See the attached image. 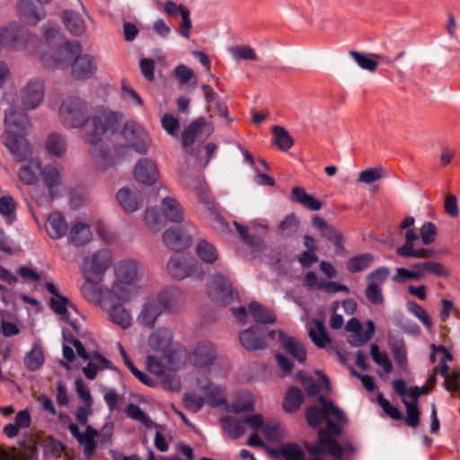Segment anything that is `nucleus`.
<instances>
[{
    "label": "nucleus",
    "instance_id": "nucleus-1",
    "mask_svg": "<svg viewBox=\"0 0 460 460\" xmlns=\"http://www.w3.org/2000/svg\"><path fill=\"white\" fill-rule=\"evenodd\" d=\"M87 139L93 158L103 168L128 157L131 150L146 155L150 146L149 135L142 126L128 121L121 127L119 115L114 111H104L91 120Z\"/></svg>",
    "mask_w": 460,
    "mask_h": 460
},
{
    "label": "nucleus",
    "instance_id": "nucleus-2",
    "mask_svg": "<svg viewBox=\"0 0 460 460\" xmlns=\"http://www.w3.org/2000/svg\"><path fill=\"white\" fill-rule=\"evenodd\" d=\"M7 127L2 135V141L16 162H23L31 155V146L26 139L30 120L20 109L9 107L4 113Z\"/></svg>",
    "mask_w": 460,
    "mask_h": 460
},
{
    "label": "nucleus",
    "instance_id": "nucleus-3",
    "mask_svg": "<svg viewBox=\"0 0 460 460\" xmlns=\"http://www.w3.org/2000/svg\"><path fill=\"white\" fill-rule=\"evenodd\" d=\"M100 111L97 114L89 116L88 109L84 102L78 97L65 98L58 110V118L60 123L66 128H84V140L88 144L87 131L91 120L97 115L103 113Z\"/></svg>",
    "mask_w": 460,
    "mask_h": 460
},
{
    "label": "nucleus",
    "instance_id": "nucleus-4",
    "mask_svg": "<svg viewBox=\"0 0 460 460\" xmlns=\"http://www.w3.org/2000/svg\"><path fill=\"white\" fill-rule=\"evenodd\" d=\"M45 40L49 49L55 48L54 52L49 58L45 53L42 60L46 63L50 58L57 68H66L71 66L75 58L79 52V44L76 41L64 40L59 31L52 27L47 28L44 31Z\"/></svg>",
    "mask_w": 460,
    "mask_h": 460
},
{
    "label": "nucleus",
    "instance_id": "nucleus-5",
    "mask_svg": "<svg viewBox=\"0 0 460 460\" xmlns=\"http://www.w3.org/2000/svg\"><path fill=\"white\" fill-rule=\"evenodd\" d=\"M325 429H319L315 443L306 444L305 450L312 456H320L322 454L328 453L333 458L340 460L343 456V449L337 438L341 436L342 427L329 417L325 420Z\"/></svg>",
    "mask_w": 460,
    "mask_h": 460
},
{
    "label": "nucleus",
    "instance_id": "nucleus-6",
    "mask_svg": "<svg viewBox=\"0 0 460 460\" xmlns=\"http://www.w3.org/2000/svg\"><path fill=\"white\" fill-rule=\"evenodd\" d=\"M209 298L218 305H228L234 300L239 301V294L233 290L232 283L225 275L216 273L211 276L207 285Z\"/></svg>",
    "mask_w": 460,
    "mask_h": 460
},
{
    "label": "nucleus",
    "instance_id": "nucleus-7",
    "mask_svg": "<svg viewBox=\"0 0 460 460\" xmlns=\"http://www.w3.org/2000/svg\"><path fill=\"white\" fill-rule=\"evenodd\" d=\"M278 331L269 330L266 326L254 324L239 333L242 346L249 351L265 349L268 341L273 340Z\"/></svg>",
    "mask_w": 460,
    "mask_h": 460
},
{
    "label": "nucleus",
    "instance_id": "nucleus-8",
    "mask_svg": "<svg viewBox=\"0 0 460 460\" xmlns=\"http://www.w3.org/2000/svg\"><path fill=\"white\" fill-rule=\"evenodd\" d=\"M167 270L178 280L184 279L187 277L201 278L204 274L199 262L181 255L171 257L167 263Z\"/></svg>",
    "mask_w": 460,
    "mask_h": 460
},
{
    "label": "nucleus",
    "instance_id": "nucleus-9",
    "mask_svg": "<svg viewBox=\"0 0 460 460\" xmlns=\"http://www.w3.org/2000/svg\"><path fill=\"white\" fill-rule=\"evenodd\" d=\"M195 231L193 226H174L164 233L163 241L169 249L181 251L190 246Z\"/></svg>",
    "mask_w": 460,
    "mask_h": 460
},
{
    "label": "nucleus",
    "instance_id": "nucleus-10",
    "mask_svg": "<svg viewBox=\"0 0 460 460\" xmlns=\"http://www.w3.org/2000/svg\"><path fill=\"white\" fill-rule=\"evenodd\" d=\"M404 243L397 247L395 253L402 258H416V259H427L434 258L438 254V252L429 248H414V242L420 238V234H417L413 229H408L404 234Z\"/></svg>",
    "mask_w": 460,
    "mask_h": 460
},
{
    "label": "nucleus",
    "instance_id": "nucleus-11",
    "mask_svg": "<svg viewBox=\"0 0 460 460\" xmlns=\"http://www.w3.org/2000/svg\"><path fill=\"white\" fill-rule=\"evenodd\" d=\"M40 174L42 175L43 181L49 189V196H40L39 191L34 190L32 198L40 205L49 206L55 197L53 188L60 184V173L58 165L48 164L41 168Z\"/></svg>",
    "mask_w": 460,
    "mask_h": 460
},
{
    "label": "nucleus",
    "instance_id": "nucleus-12",
    "mask_svg": "<svg viewBox=\"0 0 460 460\" xmlns=\"http://www.w3.org/2000/svg\"><path fill=\"white\" fill-rule=\"evenodd\" d=\"M111 264V255L108 250H100L91 257H87L84 261V274L89 276L93 274L102 279V276Z\"/></svg>",
    "mask_w": 460,
    "mask_h": 460
},
{
    "label": "nucleus",
    "instance_id": "nucleus-13",
    "mask_svg": "<svg viewBox=\"0 0 460 460\" xmlns=\"http://www.w3.org/2000/svg\"><path fill=\"white\" fill-rule=\"evenodd\" d=\"M45 93L44 82L33 78L28 82L22 91V102L26 110L36 109L43 100Z\"/></svg>",
    "mask_w": 460,
    "mask_h": 460
},
{
    "label": "nucleus",
    "instance_id": "nucleus-14",
    "mask_svg": "<svg viewBox=\"0 0 460 460\" xmlns=\"http://www.w3.org/2000/svg\"><path fill=\"white\" fill-rule=\"evenodd\" d=\"M3 46L12 49H20L26 46L28 33L19 23H10L1 29Z\"/></svg>",
    "mask_w": 460,
    "mask_h": 460
},
{
    "label": "nucleus",
    "instance_id": "nucleus-15",
    "mask_svg": "<svg viewBox=\"0 0 460 460\" xmlns=\"http://www.w3.org/2000/svg\"><path fill=\"white\" fill-rule=\"evenodd\" d=\"M72 75L75 79H87L93 75L97 69L94 58L89 54L77 53L72 65Z\"/></svg>",
    "mask_w": 460,
    "mask_h": 460
},
{
    "label": "nucleus",
    "instance_id": "nucleus-16",
    "mask_svg": "<svg viewBox=\"0 0 460 460\" xmlns=\"http://www.w3.org/2000/svg\"><path fill=\"white\" fill-rule=\"evenodd\" d=\"M151 297L162 309L163 313H172L179 308L181 301V293L176 288H166Z\"/></svg>",
    "mask_w": 460,
    "mask_h": 460
},
{
    "label": "nucleus",
    "instance_id": "nucleus-17",
    "mask_svg": "<svg viewBox=\"0 0 460 460\" xmlns=\"http://www.w3.org/2000/svg\"><path fill=\"white\" fill-rule=\"evenodd\" d=\"M136 180L146 185H153L156 182L159 172L155 163L150 158L140 159L134 169Z\"/></svg>",
    "mask_w": 460,
    "mask_h": 460
},
{
    "label": "nucleus",
    "instance_id": "nucleus-18",
    "mask_svg": "<svg viewBox=\"0 0 460 460\" xmlns=\"http://www.w3.org/2000/svg\"><path fill=\"white\" fill-rule=\"evenodd\" d=\"M17 7L21 20L30 25H36L45 18L43 7L36 5L32 0H20Z\"/></svg>",
    "mask_w": 460,
    "mask_h": 460
},
{
    "label": "nucleus",
    "instance_id": "nucleus-19",
    "mask_svg": "<svg viewBox=\"0 0 460 460\" xmlns=\"http://www.w3.org/2000/svg\"><path fill=\"white\" fill-rule=\"evenodd\" d=\"M277 335L283 349L289 353L293 358L299 363H304L306 360V350L303 344L296 338L288 335L282 330H278Z\"/></svg>",
    "mask_w": 460,
    "mask_h": 460
},
{
    "label": "nucleus",
    "instance_id": "nucleus-20",
    "mask_svg": "<svg viewBox=\"0 0 460 460\" xmlns=\"http://www.w3.org/2000/svg\"><path fill=\"white\" fill-rule=\"evenodd\" d=\"M217 358V350L211 342H199L195 347L191 359L196 366L209 367Z\"/></svg>",
    "mask_w": 460,
    "mask_h": 460
},
{
    "label": "nucleus",
    "instance_id": "nucleus-21",
    "mask_svg": "<svg viewBox=\"0 0 460 460\" xmlns=\"http://www.w3.org/2000/svg\"><path fill=\"white\" fill-rule=\"evenodd\" d=\"M388 346L396 364L402 367H407V349L403 337L400 334H394L392 332L387 333Z\"/></svg>",
    "mask_w": 460,
    "mask_h": 460
},
{
    "label": "nucleus",
    "instance_id": "nucleus-22",
    "mask_svg": "<svg viewBox=\"0 0 460 460\" xmlns=\"http://www.w3.org/2000/svg\"><path fill=\"white\" fill-rule=\"evenodd\" d=\"M164 314L162 309L156 305L155 301L149 299L143 305L142 309L137 316L138 323L147 328H153L158 317Z\"/></svg>",
    "mask_w": 460,
    "mask_h": 460
},
{
    "label": "nucleus",
    "instance_id": "nucleus-23",
    "mask_svg": "<svg viewBox=\"0 0 460 460\" xmlns=\"http://www.w3.org/2000/svg\"><path fill=\"white\" fill-rule=\"evenodd\" d=\"M41 172V163L39 158H30L26 164H22L19 170V179L24 184L33 185L38 180Z\"/></svg>",
    "mask_w": 460,
    "mask_h": 460
},
{
    "label": "nucleus",
    "instance_id": "nucleus-24",
    "mask_svg": "<svg viewBox=\"0 0 460 460\" xmlns=\"http://www.w3.org/2000/svg\"><path fill=\"white\" fill-rule=\"evenodd\" d=\"M68 226L66 218L60 212H53L49 216L46 230L52 239H59L67 232Z\"/></svg>",
    "mask_w": 460,
    "mask_h": 460
},
{
    "label": "nucleus",
    "instance_id": "nucleus-25",
    "mask_svg": "<svg viewBox=\"0 0 460 460\" xmlns=\"http://www.w3.org/2000/svg\"><path fill=\"white\" fill-rule=\"evenodd\" d=\"M172 339V333L166 328H157L148 338V346L155 351L167 352Z\"/></svg>",
    "mask_w": 460,
    "mask_h": 460
},
{
    "label": "nucleus",
    "instance_id": "nucleus-26",
    "mask_svg": "<svg viewBox=\"0 0 460 460\" xmlns=\"http://www.w3.org/2000/svg\"><path fill=\"white\" fill-rule=\"evenodd\" d=\"M206 126V119L204 118H199L190 123L181 134V143L183 148L188 151V148L191 146L196 139L199 138L203 129Z\"/></svg>",
    "mask_w": 460,
    "mask_h": 460
},
{
    "label": "nucleus",
    "instance_id": "nucleus-27",
    "mask_svg": "<svg viewBox=\"0 0 460 460\" xmlns=\"http://www.w3.org/2000/svg\"><path fill=\"white\" fill-rule=\"evenodd\" d=\"M117 199L122 208L127 212H134L142 205V200L137 192L128 188L120 189L117 193Z\"/></svg>",
    "mask_w": 460,
    "mask_h": 460
},
{
    "label": "nucleus",
    "instance_id": "nucleus-28",
    "mask_svg": "<svg viewBox=\"0 0 460 460\" xmlns=\"http://www.w3.org/2000/svg\"><path fill=\"white\" fill-rule=\"evenodd\" d=\"M62 21L66 30L74 36H80L85 31L84 19L78 13L73 10L64 11Z\"/></svg>",
    "mask_w": 460,
    "mask_h": 460
},
{
    "label": "nucleus",
    "instance_id": "nucleus-29",
    "mask_svg": "<svg viewBox=\"0 0 460 460\" xmlns=\"http://www.w3.org/2000/svg\"><path fill=\"white\" fill-rule=\"evenodd\" d=\"M411 269L415 270V272L420 273V279L428 272L432 273L437 277H448L449 270L441 263L433 261H426L422 262L412 263Z\"/></svg>",
    "mask_w": 460,
    "mask_h": 460
},
{
    "label": "nucleus",
    "instance_id": "nucleus-30",
    "mask_svg": "<svg viewBox=\"0 0 460 460\" xmlns=\"http://www.w3.org/2000/svg\"><path fill=\"white\" fill-rule=\"evenodd\" d=\"M92 238V233L88 225L76 222L75 223L68 234L69 242L75 246H83Z\"/></svg>",
    "mask_w": 460,
    "mask_h": 460
},
{
    "label": "nucleus",
    "instance_id": "nucleus-31",
    "mask_svg": "<svg viewBox=\"0 0 460 460\" xmlns=\"http://www.w3.org/2000/svg\"><path fill=\"white\" fill-rule=\"evenodd\" d=\"M291 199L311 211H317L322 208V202L313 195L306 193L301 187H294L292 189Z\"/></svg>",
    "mask_w": 460,
    "mask_h": 460
},
{
    "label": "nucleus",
    "instance_id": "nucleus-32",
    "mask_svg": "<svg viewBox=\"0 0 460 460\" xmlns=\"http://www.w3.org/2000/svg\"><path fill=\"white\" fill-rule=\"evenodd\" d=\"M162 206L166 219L172 222H181L183 220V208L176 199L170 197L164 198Z\"/></svg>",
    "mask_w": 460,
    "mask_h": 460
},
{
    "label": "nucleus",
    "instance_id": "nucleus-33",
    "mask_svg": "<svg viewBox=\"0 0 460 460\" xmlns=\"http://www.w3.org/2000/svg\"><path fill=\"white\" fill-rule=\"evenodd\" d=\"M115 272L119 282L130 284L137 277V263L132 261H123L115 266Z\"/></svg>",
    "mask_w": 460,
    "mask_h": 460
},
{
    "label": "nucleus",
    "instance_id": "nucleus-34",
    "mask_svg": "<svg viewBox=\"0 0 460 460\" xmlns=\"http://www.w3.org/2000/svg\"><path fill=\"white\" fill-rule=\"evenodd\" d=\"M249 312L256 322V324L273 323L276 321V316L273 313L256 301L250 303Z\"/></svg>",
    "mask_w": 460,
    "mask_h": 460
},
{
    "label": "nucleus",
    "instance_id": "nucleus-35",
    "mask_svg": "<svg viewBox=\"0 0 460 460\" xmlns=\"http://www.w3.org/2000/svg\"><path fill=\"white\" fill-rule=\"evenodd\" d=\"M304 402L302 390L297 386L289 388L283 401V409L287 412L296 411Z\"/></svg>",
    "mask_w": 460,
    "mask_h": 460
},
{
    "label": "nucleus",
    "instance_id": "nucleus-36",
    "mask_svg": "<svg viewBox=\"0 0 460 460\" xmlns=\"http://www.w3.org/2000/svg\"><path fill=\"white\" fill-rule=\"evenodd\" d=\"M108 313L111 321L121 328L126 329L131 325L130 314L122 304H112Z\"/></svg>",
    "mask_w": 460,
    "mask_h": 460
},
{
    "label": "nucleus",
    "instance_id": "nucleus-37",
    "mask_svg": "<svg viewBox=\"0 0 460 460\" xmlns=\"http://www.w3.org/2000/svg\"><path fill=\"white\" fill-rule=\"evenodd\" d=\"M97 436L98 430L92 426H87L83 436L78 440V443L84 447V455L87 459H90L93 456L97 448V443L95 441V438Z\"/></svg>",
    "mask_w": 460,
    "mask_h": 460
},
{
    "label": "nucleus",
    "instance_id": "nucleus-38",
    "mask_svg": "<svg viewBox=\"0 0 460 460\" xmlns=\"http://www.w3.org/2000/svg\"><path fill=\"white\" fill-rule=\"evenodd\" d=\"M350 57L354 59V61L364 70L369 71V72H375L377 68V61L376 59H385L384 56L377 55V54H371L372 58H369L360 52H358L356 50H350L349 51Z\"/></svg>",
    "mask_w": 460,
    "mask_h": 460
},
{
    "label": "nucleus",
    "instance_id": "nucleus-39",
    "mask_svg": "<svg viewBox=\"0 0 460 460\" xmlns=\"http://www.w3.org/2000/svg\"><path fill=\"white\" fill-rule=\"evenodd\" d=\"M46 148L50 155L61 156L66 151V140L61 134L52 133L46 140Z\"/></svg>",
    "mask_w": 460,
    "mask_h": 460
},
{
    "label": "nucleus",
    "instance_id": "nucleus-40",
    "mask_svg": "<svg viewBox=\"0 0 460 460\" xmlns=\"http://www.w3.org/2000/svg\"><path fill=\"white\" fill-rule=\"evenodd\" d=\"M196 252L199 259L208 264L214 263L218 258L216 247L206 240H201L197 243Z\"/></svg>",
    "mask_w": 460,
    "mask_h": 460
},
{
    "label": "nucleus",
    "instance_id": "nucleus-41",
    "mask_svg": "<svg viewBox=\"0 0 460 460\" xmlns=\"http://www.w3.org/2000/svg\"><path fill=\"white\" fill-rule=\"evenodd\" d=\"M118 346L119 349L120 355L123 358V361L126 364V366L128 367V368L130 370V372L144 385H146L151 387L154 386L155 380L151 376H149L148 375H146V373L140 371L137 367H136V364H134L130 360L126 350L124 349V348L122 347V345L119 342L118 343Z\"/></svg>",
    "mask_w": 460,
    "mask_h": 460
},
{
    "label": "nucleus",
    "instance_id": "nucleus-42",
    "mask_svg": "<svg viewBox=\"0 0 460 460\" xmlns=\"http://www.w3.org/2000/svg\"><path fill=\"white\" fill-rule=\"evenodd\" d=\"M273 139L272 142L275 144L279 150L287 152L294 145L292 137L289 135L288 130L281 126H274L272 129Z\"/></svg>",
    "mask_w": 460,
    "mask_h": 460
},
{
    "label": "nucleus",
    "instance_id": "nucleus-43",
    "mask_svg": "<svg viewBox=\"0 0 460 460\" xmlns=\"http://www.w3.org/2000/svg\"><path fill=\"white\" fill-rule=\"evenodd\" d=\"M23 363L30 371L39 369L44 363L42 349L37 344L33 345L31 350L26 353Z\"/></svg>",
    "mask_w": 460,
    "mask_h": 460
},
{
    "label": "nucleus",
    "instance_id": "nucleus-44",
    "mask_svg": "<svg viewBox=\"0 0 460 460\" xmlns=\"http://www.w3.org/2000/svg\"><path fill=\"white\" fill-rule=\"evenodd\" d=\"M374 261V256L369 253H361L351 257L347 263V270L350 273H357L367 270Z\"/></svg>",
    "mask_w": 460,
    "mask_h": 460
},
{
    "label": "nucleus",
    "instance_id": "nucleus-45",
    "mask_svg": "<svg viewBox=\"0 0 460 460\" xmlns=\"http://www.w3.org/2000/svg\"><path fill=\"white\" fill-rule=\"evenodd\" d=\"M314 325L315 328L309 331V337L316 347L323 349L331 343V339L321 321L315 320Z\"/></svg>",
    "mask_w": 460,
    "mask_h": 460
},
{
    "label": "nucleus",
    "instance_id": "nucleus-46",
    "mask_svg": "<svg viewBox=\"0 0 460 460\" xmlns=\"http://www.w3.org/2000/svg\"><path fill=\"white\" fill-rule=\"evenodd\" d=\"M332 416L316 405L309 406L305 411V420L312 429H319L324 420Z\"/></svg>",
    "mask_w": 460,
    "mask_h": 460
},
{
    "label": "nucleus",
    "instance_id": "nucleus-47",
    "mask_svg": "<svg viewBox=\"0 0 460 460\" xmlns=\"http://www.w3.org/2000/svg\"><path fill=\"white\" fill-rule=\"evenodd\" d=\"M367 330L362 329L358 332H354L353 335L349 339V343L353 347H360L367 343L375 333V323L372 320H368L366 323Z\"/></svg>",
    "mask_w": 460,
    "mask_h": 460
},
{
    "label": "nucleus",
    "instance_id": "nucleus-48",
    "mask_svg": "<svg viewBox=\"0 0 460 460\" xmlns=\"http://www.w3.org/2000/svg\"><path fill=\"white\" fill-rule=\"evenodd\" d=\"M202 392L206 395L208 402L211 406L217 407L226 403L223 391L219 386L214 384H208L202 387Z\"/></svg>",
    "mask_w": 460,
    "mask_h": 460
},
{
    "label": "nucleus",
    "instance_id": "nucleus-49",
    "mask_svg": "<svg viewBox=\"0 0 460 460\" xmlns=\"http://www.w3.org/2000/svg\"><path fill=\"white\" fill-rule=\"evenodd\" d=\"M318 402L322 406V410L329 412L332 416L339 421L341 424H346L348 422L347 417L343 411L338 408L332 401L327 400L323 395H318Z\"/></svg>",
    "mask_w": 460,
    "mask_h": 460
},
{
    "label": "nucleus",
    "instance_id": "nucleus-50",
    "mask_svg": "<svg viewBox=\"0 0 460 460\" xmlns=\"http://www.w3.org/2000/svg\"><path fill=\"white\" fill-rule=\"evenodd\" d=\"M223 428L228 432L229 436L236 439L240 438L245 431L243 420H236L233 417H224L221 419Z\"/></svg>",
    "mask_w": 460,
    "mask_h": 460
},
{
    "label": "nucleus",
    "instance_id": "nucleus-51",
    "mask_svg": "<svg viewBox=\"0 0 460 460\" xmlns=\"http://www.w3.org/2000/svg\"><path fill=\"white\" fill-rule=\"evenodd\" d=\"M370 354L374 362L380 366L385 374L392 372L393 365L388 355L385 352H381L376 343L371 344Z\"/></svg>",
    "mask_w": 460,
    "mask_h": 460
},
{
    "label": "nucleus",
    "instance_id": "nucleus-52",
    "mask_svg": "<svg viewBox=\"0 0 460 460\" xmlns=\"http://www.w3.org/2000/svg\"><path fill=\"white\" fill-rule=\"evenodd\" d=\"M92 279L89 276L85 275V282L81 288V292L84 298L90 302H97L101 298V292L97 287V282Z\"/></svg>",
    "mask_w": 460,
    "mask_h": 460
},
{
    "label": "nucleus",
    "instance_id": "nucleus-53",
    "mask_svg": "<svg viewBox=\"0 0 460 460\" xmlns=\"http://www.w3.org/2000/svg\"><path fill=\"white\" fill-rule=\"evenodd\" d=\"M279 455L284 459L304 460L305 453L299 445L295 443H287L279 449Z\"/></svg>",
    "mask_w": 460,
    "mask_h": 460
},
{
    "label": "nucleus",
    "instance_id": "nucleus-54",
    "mask_svg": "<svg viewBox=\"0 0 460 460\" xmlns=\"http://www.w3.org/2000/svg\"><path fill=\"white\" fill-rule=\"evenodd\" d=\"M298 228V221L294 214L288 215L278 227L279 234L283 237L292 236Z\"/></svg>",
    "mask_w": 460,
    "mask_h": 460
},
{
    "label": "nucleus",
    "instance_id": "nucleus-55",
    "mask_svg": "<svg viewBox=\"0 0 460 460\" xmlns=\"http://www.w3.org/2000/svg\"><path fill=\"white\" fill-rule=\"evenodd\" d=\"M110 300L112 304H124L130 299V290L127 286L122 284H116L110 291Z\"/></svg>",
    "mask_w": 460,
    "mask_h": 460
},
{
    "label": "nucleus",
    "instance_id": "nucleus-56",
    "mask_svg": "<svg viewBox=\"0 0 460 460\" xmlns=\"http://www.w3.org/2000/svg\"><path fill=\"white\" fill-rule=\"evenodd\" d=\"M407 310L412 314L416 318H418L427 329L430 330L432 327V323L430 321L429 315L428 312L416 302H408Z\"/></svg>",
    "mask_w": 460,
    "mask_h": 460
},
{
    "label": "nucleus",
    "instance_id": "nucleus-57",
    "mask_svg": "<svg viewBox=\"0 0 460 460\" xmlns=\"http://www.w3.org/2000/svg\"><path fill=\"white\" fill-rule=\"evenodd\" d=\"M0 213L4 216L9 223L15 219V201L11 196L0 198Z\"/></svg>",
    "mask_w": 460,
    "mask_h": 460
},
{
    "label": "nucleus",
    "instance_id": "nucleus-58",
    "mask_svg": "<svg viewBox=\"0 0 460 460\" xmlns=\"http://www.w3.org/2000/svg\"><path fill=\"white\" fill-rule=\"evenodd\" d=\"M229 52L234 59L257 60V55L254 49L246 45L231 47Z\"/></svg>",
    "mask_w": 460,
    "mask_h": 460
},
{
    "label": "nucleus",
    "instance_id": "nucleus-59",
    "mask_svg": "<svg viewBox=\"0 0 460 460\" xmlns=\"http://www.w3.org/2000/svg\"><path fill=\"white\" fill-rule=\"evenodd\" d=\"M406 408L405 422L411 428H416L420 424V411L414 403L402 400Z\"/></svg>",
    "mask_w": 460,
    "mask_h": 460
},
{
    "label": "nucleus",
    "instance_id": "nucleus-60",
    "mask_svg": "<svg viewBox=\"0 0 460 460\" xmlns=\"http://www.w3.org/2000/svg\"><path fill=\"white\" fill-rule=\"evenodd\" d=\"M420 236L424 245H429L436 240L437 226L432 222H426L420 230Z\"/></svg>",
    "mask_w": 460,
    "mask_h": 460
},
{
    "label": "nucleus",
    "instance_id": "nucleus-61",
    "mask_svg": "<svg viewBox=\"0 0 460 460\" xmlns=\"http://www.w3.org/2000/svg\"><path fill=\"white\" fill-rule=\"evenodd\" d=\"M183 403L189 411L198 412L203 407L205 400L197 394L188 393L184 395Z\"/></svg>",
    "mask_w": 460,
    "mask_h": 460
},
{
    "label": "nucleus",
    "instance_id": "nucleus-62",
    "mask_svg": "<svg viewBox=\"0 0 460 460\" xmlns=\"http://www.w3.org/2000/svg\"><path fill=\"white\" fill-rule=\"evenodd\" d=\"M377 402L382 407L385 413L391 419L394 420H402L403 416L402 412L395 406L392 405L390 402L383 396V394H380L377 396Z\"/></svg>",
    "mask_w": 460,
    "mask_h": 460
},
{
    "label": "nucleus",
    "instance_id": "nucleus-63",
    "mask_svg": "<svg viewBox=\"0 0 460 460\" xmlns=\"http://www.w3.org/2000/svg\"><path fill=\"white\" fill-rule=\"evenodd\" d=\"M390 273L388 268L382 266L367 275V283H374L380 287L386 280Z\"/></svg>",
    "mask_w": 460,
    "mask_h": 460
},
{
    "label": "nucleus",
    "instance_id": "nucleus-64",
    "mask_svg": "<svg viewBox=\"0 0 460 460\" xmlns=\"http://www.w3.org/2000/svg\"><path fill=\"white\" fill-rule=\"evenodd\" d=\"M444 387L450 393H457L460 397V372L453 371L447 378H445Z\"/></svg>",
    "mask_w": 460,
    "mask_h": 460
}]
</instances>
